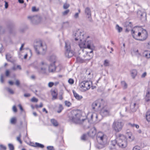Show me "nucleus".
I'll return each mask as SVG.
<instances>
[{"mask_svg": "<svg viewBox=\"0 0 150 150\" xmlns=\"http://www.w3.org/2000/svg\"><path fill=\"white\" fill-rule=\"evenodd\" d=\"M73 92L74 97L77 100H80L83 98V97L79 95L74 91L73 90Z\"/></svg>", "mask_w": 150, "mask_h": 150, "instance_id": "obj_19", "label": "nucleus"}, {"mask_svg": "<svg viewBox=\"0 0 150 150\" xmlns=\"http://www.w3.org/2000/svg\"><path fill=\"white\" fill-rule=\"evenodd\" d=\"M63 109V108L62 106V105L61 104H59V105L58 110L57 111V112H58L59 113L61 112Z\"/></svg>", "mask_w": 150, "mask_h": 150, "instance_id": "obj_31", "label": "nucleus"}, {"mask_svg": "<svg viewBox=\"0 0 150 150\" xmlns=\"http://www.w3.org/2000/svg\"><path fill=\"white\" fill-rule=\"evenodd\" d=\"M100 100H98L93 103L92 105V108L94 110H98L100 109L101 106L100 103Z\"/></svg>", "mask_w": 150, "mask_h": 150, "instance_id": "obj_13", "label": "nucleus"}, {"mask_svg": "<svg viewBox=\"0 0 150 150\" xmlns=\"http://www.w3.org/2000/svg\"><path fill=\"white\" fill-rule=\"evenodd\" d=\"M5 8H8V3L6 1H5Z\"/></svg>", "mask_w": 150, "mask_h": 150, "instance_id": "obj_55", "label": "nucleus"}, {"mask_svg": "<svg viewBox=\"0 0 150 150\" xmlns=\"http://www.w3.org/2000/svg\"><path fill=\"white\" fill-rule=\"evenodd\" d=\"M73 36L75 41H79V46L81 48H87L91 50L90 52H87L86 53L85 57L86 58L85 60H88L91 59L93 56L92 53L93 50L94 49V47L92 45V42L91 41L86 40L87 38L89 37L81 30L79 29L75 31Z\"/></svg>", "mask_w": 150, "mask_h": 150, "instance_id": "obj_1", "label": "nucleus"}, {"mask_svg": "<svg viewBox=\"0 0 150 150\" xmlns=\"http://www.w3.org/2000/svg\"><path fill=\"white\" fill-rule=\"evenodd\" d=\"M0 81L2 83H4V76H3V75L2 74H1L0 75Z\"/></svg>", "mask_w": 150, "mask_h": 150, "instance_id": "obj_41", "label": "nucleus"}, {"mask_svg": "<svg viewBox=\"0 0 150 150\" xmlns=\"http://www.w3.org/2000/svg\"><path fill=\"white\" fill-rule=\"evenodd\" d=\"M96 129L95 127H93L88 133V135L91 137H93L96 134Z\"/></svg>", "mask_w": 150, "mask_h": 150, "instance_id": "obj_16", "label": "nucleus"}, {"mask_svg": "<svg viewBox=\"0 0 150 150\" xmlns=\"http://www.w3.org/2000/svg\"><path fill=\"white\" fill-rule=\"evenodd\" d=\"M93 117H95L96 120L98 118V115L96 113H93V114H92L91 115V120H93Z\"/></svg>", "mask_w": 150, "mask_h": 150, "instance_id": "obj_32", "label": "nucleus"}, {"mask_svg": "<svg viewBox=\"0 0 150 150\" xmlns=\"http://www.w3.org/2000/svg\"><path fill=\"white\" fill-rule=\"evenodd\" d=\"M57 59L56 57L54 55L51 56L50 57V60L52 62L48 66V71L49 73H54L56 70V67L55 65Z\"/></svg>", "mask_w": 150, "mask_h": 150, "instance_id": "obj_8", "label": "nucleus"}, {"mask_svg": "<svg viewBox=\"0 0 150 150\" xmlns=\"http://www.w3.org/2000/svg\"><path fill=\"white\" fill-rule=\"evenodd\" d=\"M146 118L147 121H150V111L147 112L146 114Z\"/></svg>", "mask_w": 150, "mask_h": 150, "instance_id": "obj_26", "label": "nucleus"}, {"mask_svg": "<svg viewBox=\"0 0 150 150\" xmlns=\"http://www.w3.org/2000/svg\"><path fill=\"white\" fill-rule=\"evenodd\" d=\"M69 4L65 3L63 5V8L64 9H66L69 7Z\"/></svg>", "mask_w": 150, "mask_h": 150, "instance_id": "obj_43", "label": "nucleus"}, {"mask_svg": "<svg viewBox=\"0 0 150 150\" xmlns=\"http://www.w3.org/2000/svg\"><path fill=\"white\" fill-rule=\"evenodd\" d=\"M145 99L147 101H149L150 100V93L149 91H148L146 93Z\"/></svg>", "mask_w": 150, "mask_h": 150, "instance_id": "obj_27", "label": "nucleus"}, {"mask_svg": "<svg viewBox=\"0 0 150 150\" xmlns=\"http://www.w3.org/2000/svg\"><path fill=\"white\" fill-rule=\"evenodd\" d=\"M121 84L124 88H126L127 87V85L125 81H122Z\"/></svg>", "mask_w": 150, "mask_h": 150, "instance_id": "obj_38", "label": "nucleus"}, {"mask_svg": "<svg viewBox=\"0 0 150 150\" xmlns=\"http://www.w3.org/2000/svg\"><path fill=\"white\" fill-rule=\"evenodd\" d=\"M147 47L148 48L150 49V41L146 45Z\"/></svg>", "mask_w": 150, "mask_h": 150, "instance_id": "obj_60", "label": "nucleus"}, {"mask_svg": "<svg viewBox=\"0 0 150 150\" xmlns=\"http://www.w3.org/2000/svg\"><path fill=\"white\" fill-rule=\"evenodd\" d=\"M8 146L10 150H14V148L13 144H9Z\"/></svg>", "mask_w": 150, "mask_h": 150, "instance_id": "obj_35", "label": "nucleus"}, {"mask_svg": "<svg viewBox=\"0 0 150 150\" xmlns=\"http://www.w3.org/2000/svg\"><path fill=\"white\" fill-rule=\"evenodd\" d=\"M51 122L53 125L55 127H57L58 125V123L57 120L54 119H51Z\"/></svg>", "mask_w": 150, "mask_h": 150, "instance_id": "obj_22", "label": "nucleus"}, {"mask_svg": "<svg viewBox=\"0 0 150 150\" xmlns=\"http://www.w3.org/2000/svg\"><path fill=\"white\" fill-rule=\"evenodd\" d=\"M128 125L132 127H135V124H132L130 123H128Z\"/></svg>", "mask_w": 150, "mask_h": 150, "instance_id": "obj_62", "label": "nucleus"}, {"mask_svg": "<svg viewBox=\"0 0 150 150\" xmlns=\"http://www.w3.org/2000/svg\"><path fill=\"white\" fill-rule=\"evenodd\" d=\"M6 146L3 145H0V149L1 150H6Z\"/></svg>", "mask_w": 150, "mask_h": 150, "instance_id": "obj_39", "label": "nucleus"}, {"mask_svg": "<svg viewBox=\"0 0 150 150\" xmlns=\"http://www.w3.org/2000/svg\"><path fill=\"white\" fill-rule=\"evenodd\" d=\"M104 66L107 67L109 65V61L108 60H105L104 62Z\"/></svg>", "mask_w": 150, "mask_h": 150, "instance_id": "obj_40", "label": "nucleus"}, {"mask_svg": "<svg viewBox=\"0 0 150 150\" xmlns=\"http://www.w3.org/2000/svg\"><path fill=\"white\" fill-rule=\"evenodd\" d=\"M132 31L133 37L137 40L143 41L146 40L148 37V34L145 29L142 28L140 31L133 30Z\"/></svg>", "mask_w": 150, "mask_h": 150, "instance_id": "obj_2", "label": "nucleus"}, {"mask_svg": "<svg viewBox=\"0 0 150 150\" xmlns=\"http://www.w3.org/2000/svg\"><path fill=\"white\" fill-rule=\"evenodd\" d=\"M85 13L86 15V17L88 18V20L90 22H92V19L91 18V11L90 8H86L85 10Z\"/></svg>", "mask_w": 150, "mask_h": 150, "instance_id": "obj_15", "label": "nucleus"}, {"mask_svg": "<svg viewBox=\"0 0 150 150\" xmlns=\"http://www.w3.org/2000/svg\"><path fill=\"white\" fill-rule=\"evenodd\" d=\"M70 27L69 23L67 21L63 23L62 27L63 28H67Z\"/></svg>", "mask_w": 150, "mask_h": 150, "instance_id": "obj_24", "label": "nucleus"}, {"mask_svg": "<svg viewBox=\"0 0 150 150\" xmlns=\"http://www.w3.org/2000/svg\"><path fill=\"white\" fill-rule=\"evenodd\" d=\"M65 55L68 58H70L74 54V52L71 49L70 44L69 41L65 42Z\"/></svg>", "mask_w": 150, "mask_h": 150, "instance_id": "obj_9", "label": "nucleus"}, {"mask_svg": "<svg viewBox=\"0 0 150 150\" xmlns=\"http://www.w3.org/2000/svg\"><path fill=\"white\" fill-rule=\"evenodd\" d=\"M146 75V72H144L142 75L141 77L142 78H144Z\"/></svg>", "mask_w": 150, "mask_h": 150, "instance_id": "obj_57", "label": "nucleus"}, {"mask_svg": "<svg viewBox=\"0 0 150 150\" xmlns=\"http://www.w3.org/2000/svg\"><path fill=\"white\" fill-rule=\"evenodd\" d=\"M79 13H76L74 16V18L76 19L77 18H79Z\"/></svg>", "mask_w": 150, "mask_h": 150, "instance_id": "obj_49", "label": "nucleus"}, {"mask_svg": "<svg viewBox=\"0 0 150 150\" xmlns=\"http://www.w3.org/2000/svg\"><path fill=\"white\" fill-rule=\"evenodd\" d=\"M126 27H127L126 29V31H128L129 30L131 29L132 28V25L131 23L130 22H127L126 23Z\"/></svg>", "mask_w": 150, "mask_h": 150, "instance_id": "obj_21", "label": "nucleus"}, {"mask_svg": "<svg viewBox=\"0 0 150 150\" xmlns=\"http://www.w3.org/2000/svg\"><path fill=\"white\" fill-rule=\"evenodd\" d=\"M6 59L8 61L10 62H12V61L11 60V56L10 54H8L6 55Z\"/></svg>", "mask_w": 150, "mask_h": 150, "instance_id": "obj_28", "label": "nucleus"}, {"mask_svg": "<svg viewBox=\"0 0 150 150\" xmlns=\"http://www.w3.org/2000/svg\"><path fill=\"white\" fill-rule=\"evenodd\" d=\"M21 134H20L16 138L17 140L21 144H22V142L21 140Z\"/></svg>", "mask_w": 150, "mask_h": 150, "instance_id": "obj_36", "label": "nucleus"}, {"mask_svg": "<svg viewBox=\"0 0 150 150\" xmlns=\"http://www.w3.org/2000/svg\"><path fill=\"white\" fill-rule=\"evenodd\" d=\"M6 89L11 94H13L14 93L13 91L11 88L7 87L6 88Z\"/></svg>", "mask_w": 150, "mask_h": 150, "instance_id": "obj_33", "label": "nucleus"}, {"mask_svg": "<svg viewBox=\"0 0 150 150\" xmlns=\"http://www.w3.org/2000/svg\"><path fill=\"white\" fill-rule=\"evenodd\" d=\"M145 57L147 58H150V53H147L146 54H145Z\"/></svg>", "mask_w": 150, "mask_h": 150, "instance_id": "obj_50", "label": "nucleus"}, {"mask_svg": "<svg viewBox=\"0 0 150 150\" xmlns=\"http://www.w3.org/2000/svg\"><path fill=\"white\" fill-rule=\"evenodd\" d=\"M128 138L130 139V141H133L134 139V137H133L132 136L131 134V135H129L128 136Z\"/></svg>", "mask_w": 150, "mask_h": 150, "instance_id": "obj_48", "label": "nucleus"}, {"mask_svg": "<svg viewBox=\"0 0 150 150\" xmlns=\"http://www.w3.org/2000/svg\"><path fill=\"white\" fill-rule=\"evenodd\" d=\"M140 147L138 146H135L133 148V150H140Z\"/></svg>", "mask_w": 150, "mask_h": 150, "instance_id": "obj_47", "label": "nucleus"}, {"mask_svg": "<svg viewBox=\"0 0 150 150\" xmlns=\"http://www.w3.org/2000/svg\"><path fill=\"white\" fill-rule=\"evenodd\" d=\"M137 14L138 16L140 18L141 20L143 21L146 20V14L144 10L142 9L138 10L137 12Z\"/></svg>", "mask_w": 150, "mask_h": 150, "instance_id": "obj_12", "label": "nucleus"}, {"mask_svg": "<svg viewBox=\"0 0 150 150\" xmlns=\"http://www.w3.org/2000/svg\"><path fill=\"white\" fill-rule=\"evenodd\" d=\"M47 62L44 61H42L39 64L35 66V67L40 69L41 71L43 74H46L47 73Z\"/></svg>", "mask_w": 150, "mask_h": 150, "instance_id": "obj_10", "label": "nucleus"}, {"mask_svg": "<svg viewBox=\"0 0 150 150\" xmlns=\"http://www.w3.org/2000/svg\"><path fill=\"white\" fill-rule=\"evenodd\" d=\"M130 108L132 112H134L137 108V105L136 103L132 102L131 104Z\"/></svg>", "mask_w": 150, "mask_h": 150, "instance_id": "obj_18", "label": "nucleus"}, {"mask_svg": "<svg viewBox=\"0 0 150 150\" xmlns=\"http://www.w3.org/2000/svg\"><path fill=\"white\" fill-rule=\"evenodd\" d=\"M28 18L29 19H30L32 20V21L33 22V23H34V22L33 21V20L35 19L36 20V17H34V16H29L28 17Z\"/></svg>", "mask_w": 150, "mask_h": 150, "instance_id": "obj_42", "label": "nucleus"}, {"mask_svg": "<svg viewBox=\"0 0 150 150\" xmlns=\"http://www.w3.org/2000/svg\"><path fill=\"white\" fill-rule=\"evenodd\" d=\"M71 113V115L69 116L70 120L76 124L81 123L82 121L80 120V115L76 111H72Z\"/></svg>", "mask_w": 150, "mask_h": 150, "instance_id": "obj_5", "label": "nucleus"}, {"mask_svg": "<svg viewBox=\"0 0 150 150\" xmlns=\"http://www.w3.org/2000/svg\"><path fill=\"white\" fill-rule=\"evenodd\" d=\"M34 48L38 54H44L46 51V45L41 42H38L37 45L35 46Z\"/></svg>", "mask_w": 150, "mask_h": 150, "instance_id": "obj_6", "label": "nucleus"}, {"mask_svg": "<svg viewBox=\"0 0 150 150\" xmlns=\"http://www.w3.org/2000/svg\"><path fill=\"white\" fill-rule=\"evenodd\" d=\"M116 30H117L118 32L120 33L121 32L122 30V28L121 27H120L118 25H117L116 26Z\"/></svg>", "mask_w": 150, "mask_h": 150, "instance_id": "obj_30", "label": "nucleus"}, {"mask_svg": "<svg viewBox=\"0 0 150 150\" xmlns=\"http://www.w3.org/2000/svg\"><path fill=\"white\" fill-rule=\"evenodd\" d=\"M47 148L48 150H54L53 146H48L47 147Z\"/></svg>", "mask_w": 150, "mask_h": 150, "instance_id": "obj_44", "label": "nucleus"}, {"mask_svg": "<svg viewBox=\"0 0 150 150\" xmlns=\"http://www.w3.org/2000/svg\"><path fill=\"white\" fill-rule=\"evenodd\" d=\"M64 103L66 106L68 107H70L71 105V103L69 101L67 100L65 101Z\"/></svg>", "mask_w": 150, "mask_h": 150, "instance_id": "obj_34", "label": "nucleus"}, {"mask_svg": "<svg viewBox=\"0 0 150 150\" xmlns=\"http://www.w3.org/2000/svg\"><path fill=\"white\" fill-rule=\"evenodd\" d=\"M91 84V81H84L80 83V87L83 88V90L86 91L90 88Z\"/></svg>", "mask_w": 150, "mask_h": 150, "instance_id": "obj_11", "label": "nucleus"}, {"mask_svg": "<svg viewBox=\"0 0 150 150\" xmlns=\"http://www.w3.org/2000/svg\"><path fill=\"white\" fill-rule=\"evenodd\" d=\"M31 101L33 102H37L38 101V99L35 97H33L31 99Z\"/></svg>", "mask_w": 150, "mask_h": 150, "instance_id": "obj_45", "label": "nucleus"}, {"mask_svg": "<svg viewBox=\"0 0 150 150\" xmlns=\"http://www.w3.org/2000/svg\"><path fill=\"white\" fill-rule=\"evenodd\" d=\"M124 125L122 120H115L112 125V129L116 132H119L122 129Z\"/></svg>", "mask_w": 150, "mask_h": 150, "instance_id": "obj_7", "label": "nucleus"}, {"mask_svg": "<svg viewBox=\"0 0 150 150\" xmlns=\"http://www.w3.org/2000/svg\"><path fill=\"white\" fill-rule=\"evenodd\" d=\"M30 95L29 93H25L24 94V96L25 97H28L30 96Z\"/></svg>", "mask_w": 150, "mask_h": 150, "instance_id": "obj_61", "label": "nucleus"}, {"mask_svg": "<svg viewBox=\"0 0 150 150\" xmlns=\"http://www.w3.org/2000/svg\"><path fill=\"white\" fill-rule=\"evenodd\" d=\"M52 96L53 100H54L57 98V93L55 90H54L52 91Z\"/></svg>", "mask_w": 150, "mask_h": 150, "instance_id": "obj_20", "label": "nucleus"}, {"mask_svg": "<svg viewBox=\"0 0 150 150\" xmlns=\"http://www.w3.org/2000/svg\"><path fill=\"white\" fill-rule=\"evenodd\" d=\"M96 139L98 144L96 147L97 148L100 149L104 147L107 143L106 135L103 132H98L96 136Z\"/></svg>", "mask_w": 150, "mask_h": 150, "instance_id": "obj_3", "label": "nucleus"}, {"mask_svg": "<svg viewBox=\"0 0 150 150\" xmlns=\"http://www.w3.org/2000/svg\"><path fill=\"white\" fill-rule=\"evenodd\" d=\"M134 52L135 53V54L137 55L139 54L138 53V50H134Z\"/></svg>", "mask_w": 150, "mask_h": 150, "instance_id": "obj_59", "label": "nucleus"}, {"mask_svg": "<svg viewBox=\"0 0 150 150\" xmlns=\"http://www.w3.org/2000/svg\"><path fill=\"white\" fill-rule=\"evenodd\" d=\"M137 71L135 69H134L132 71L131 75L133 78H134L137 76Z\"/></svg>", "mask_w": 150, "mask_h": 150, "instance_id": "obj_23", "label": "nucleus"}, {"mask_svg": "<svg viewBox=\"0 0 150 150\" xmlns=\"http://www.w3.org/2000/svg\"><path fill=\"white\" fill-rule=\"evenodd\" d=\"M17 119L16 117L12 118L10 120V123L12 124H15L16 122Z\"/></svg>", "mask_w": 150, "mask_h": 150, "instance_id": "obj_25", "label": "nucleus"}, {"mask_svg": "<svg viewBox=\"0 0 150 150\" xmlns=\"http://www.w3.org/2000/svg\"><path fill=\"white\" fill-rule=\"evenodd\" d=\"M18 106L19 107L20 109L22 111L23 110V108H22L21 105L20 104Z\"/></svg>", "mask_w": 150, "mask_h": 150, "instance_id": "obj_64", "label": "nucleus"}, {"mask_svg": "<svg viewBox=\"0 0 150 150\" xmlns=\"http://www.w3.org/2000/svg\"><path fill=\"white\" fill-rule=\"evenodd\" d=\"M30 145L31 146H33V147H36V142L35 143H32V142H31L30 143Z\"/></svg>", "mask_w": 150, "mask_h": 150, "instance_id": "obj_56", "label": "nucleus"}, {"mask_svg": "<svg viewBox=\"0 0 150 150\" xmlns=\"http://www.w3.org/2000/svg\"><path fill=\"white\" fill-rule=\"evenodd\" d=\"M117 145L121 148H125L127 145V141L125 136L123 134H119L117 136Z\"/></svg>", "mask_w": 150, "mask_h": 150, "instance_id": "obj_4", "label": "nucleus"}, {"mask_svg": "<svg viewBox=\"0 0 150 150\" xmlns=\"http://www.w3.org/2000/svg\"><path fill=\"white\" fill-rule=\"evenodd\" d=\"M35 146V147H39L41 148H43L44 147V146L43 145L38 142H36Z\"/></svg>", "mask_w": 150, "mask_h": 150, "instance_id": "obj_29", "label": "nucleus"}, {"mask_svg": "<svg viewBox=\"0 0 150 150\" xmlns=\"http://www.w3.org/2000/svg\"><path fill=\"white\" fill-rule=\"evenodd\" d=\"M54 83L52 82H50L48 83V86L49 87H52L54 85Z\"/></svg>", "mask_w": 150, "mask_h": 150, "instance_id": "obj_51", "label": "nucleus"}, {"mask_svg": "<svg viewBox=\"0 0 150 150\" xmlns=\"http://www.w3.org/2000/svg\"><path fill=\"white\" fill-rule=\"evenodd\" d=\"M69 12V10H67L65 11L64 12H63V14L64 15H66Z\"/></svg>", "mask_w": 150, "mask_h": 150, "instance_id": "obj_54", "label": "nucleus"}, {"mask_svg": "<svg viewBox=\"0 0 150 150\" xmlns=\"http://www.w3.org/2000/svg\"><path fill=\"white\" fill-rule=\"evenodd\" d=\"M68 82L69 83L71 84H72L74 83V81L73 79H70L68 80Z\"/></svg>", "mask_w": 150, "mask_h": 150, "instance_id": "obj_46", "label": "nucleus"}, {"mask_svg": "<svg viewBox=\"0 0 150 150\" xmlns=\"http://www.w3.org/2000/svg\"><path fill=\"white\" fill-rule=\"evenodd\" d=\"M109 113V109L106 106L102 108L100 112V114L102 117L108 116Z\"/></svg>", "mask_w": 150, "mask_h": 150, "instance_id": "obj_14", "label": "nucleus"}, {"mask_svg": "<svg viewBox=\"0 0 150 150\" xmlns=\"http://www.w3.org/2000/svg\"><path fill=\"white\" fill-rule=\"evenodd\" d=\"M111 145L110 147V149L111 150H116L115 146L117 144V140H114L111 141Z\"/></svg>", "mask_w": 150, "mask_h": 150, "instance_id": "obj_17", "label": "nucleus"}, {"mask_svg": "<svg viewBox=\"0 0 150 150\" xmlns=\"http://www.w3.org/2000/svg\"><path fill=\"white\" fill-rule=\"evenodd\" d=\"M32 11H36L37 10H36V8L35 7H33L32 8Z\"/></svg>", "mask_w": 150, "mask_h": 150, "instance_id": "obj_63", "label": "nucleus"}, {"mask_svg": "<svg viewBox=\"0 0 150 150\" xmlns=\"http://www.w3.org/2000/svg\"><path fill=\"white\" fill-rule=\"evenodd\" d=\"M87 135L85 134H83L81 137V140L83 141H85L86 139Z\"/></svg>", "mask_w": 150, "mask_h": 150, "instance_id": "obj_37", "label": "nucleus"}, {"mask_svg": "<svg viewBox=\"0 0 150 150\" xmlns=\"http://www.w3.org/2000/svg\"><path fill=\"white\" fill-rule=\"evenodd\" d=\"M13 110L14 112H16L17 111V109L15 106H13Z\"/></svg>", "mask_w": 150, "mask_h": 150, "instance_id": "obj_53", "label": "nucleus"}, {"mask_svg": "<svg viewBox=\"0 0 150 150\" xmlns=\"http://www.w3.org/2000/svg\"><path fill=\"white\" fill-rule=\"evenodd\" d=\"M15 83L16 85L17 86H18L20 84L19 81L18 80H16Z\"/></svg>", "mask_w": 150, "mask_h": 150, "instance_id": "obj_52", "label": "nucleus"}, {"mask_svg": "<svg viewBox=\"0 0 150 150\" xmlns=\"http://www.w3.org/2000/svg\"><path fill=\"white\" fill-rule=\"evenodd\" d=\"M9 72L8 70H6V75L7 76H9Z\"/></svg>", "mask_w": 150, "mask_h": 150, "instance_id": "obj_58", "label": "nucleus"}]
</instances>
